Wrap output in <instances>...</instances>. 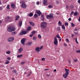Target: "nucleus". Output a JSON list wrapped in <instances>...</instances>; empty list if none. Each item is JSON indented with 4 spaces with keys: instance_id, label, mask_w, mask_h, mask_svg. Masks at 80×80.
<instances>
[{
    "instance_id": "bf43d9fd",
    "label": "nucleus",
    "mask_w": 80,
    "mask_h": 80,
    "mask_svg": "<svg viewBox=\"0 0 80 80\" xmlns=\"http://www.w3.org/2000/svg\"><path fill=\"white\" fill-rule=\"evenodd\" d=\"M74 36V34H72V35L71 37H73Z\"/></svg>"
},
{
    "instance_id": "a878e982",
    "label": "nucleus",
    "mask_w": 80,
    "mask_h": 80,
    "mask_svg": "<svg viewBox=\"0 0 80 80\" xmlns=\"http://www.w3.org/2000/svg\"><path fill=\"white\" fill-rule=\"evenodd\" d=\"M6 54H8V55H9V54H10V51H6Z\"/></svg>"
},
{
    "instance_id": "052dcab7",
    "label": "nucleus",
    "mask_w": 80,
    "mask_h": 80,
    "mask_svg": "<svg viewBox=\"0 0 80 80\" xmlns=\"http://www.w3.org/2000/svg\"><path fill=\"white\" fill-rule=\"evenodd\" d=\"M78 3H80V0H78Z\"/></svg>"
},
{
    "instance_id": "a19ab883",
    "label": "nucleus",
    "mask_w": 80,
    "mask_h": 80,
    "mask_svg": "<svg viewBox=\"0 0 80 80\" xmlns=\"http://www.w3.org/2000/svg\"><path fill=\"white\" fill-rule=\"evenodd\" d=\"M75 41H76V42L77 43H78V41H77V38H76Z\"/></svg>"
},
{
    "instance_id": "9b49d317",
    "label": "nucleus",
    "mask_w": 80,
    "mask_h": 80,
    "mask_svg": "<svg viewBox=\"0 0 80 80\" xmlns=\"http://www.w3.org/2000/svg\"><path fill=\"white\" fill-rule=\"evenodd\" d=\"M65 70L66 72L65 73H66V74H67L68 75L69 74V69H67V68H65Z\"/></svg>"
},
{
    "instance_id": "37998d69",
    "label": "nucleus",
    "mask_w": 80,
    "mask_h": 80,
    "mask_svg": "<svg viewBox=\"0 0 80 80\" xmlns=\"http://www.w3.org/2000/svg\"><path fill=\"white\" fill-rule=\"evenodd\" d=\"M42 61H45V59L44 58H42Z\"/></svg>"
},
{
    "instance_id": "79ce46f5",
    "label": "nucleus",
    "mask_w": 80,
    "mask_h": 80,
    "mask_svg": "<svg viewBox=\"0 0 80 80\" xmlns=\"http://www.w3.org/2000/svg\"><path fill=\"white\" fill-rule=\"evenodd\" d=\"M65 25H67L68 26V22H65Z\"/></svg>"
},
{
    "instance_id": "58836bf2",
    "label": "nucleus",
    "mask_w": 80,
    "mask_h": 80,
    "mask_svg": "<svg viewBox=\"0 0 80 80\" xmlns=\"http://www.w3.org/2000/svg\"><path fill=\"white\" fill-rule=\"evenodd\" d=\"M7 59H8V60H11V58H10V57H8L7 58Z\"/></svg>"
},
{
    "instance_id": "9d476101",
    "label": "nucleus",
    "mask_w": 80,
    "mask_h": 80,
    "mask_svg": "<svg viewBox=\"0 0 80 80\" xmlns=\"http://www.w3.org/2000/svg\"><path fill=\"white\" fill-rule=\"evenodd\" d=\"M11 7L12 8H15L16 6L14 3H12L11 4Z\"/></svg>"
},
{
    "instance_id": "6e6d98bb",
    "label": "nucleus",
    "mask_w": 80,
    "mask_h": 80,
    "mask_svg": "<svg viewBox=\"0 0 80 80\" xmlns=\"http://www.w3.org/2000/svg\"><path fill=\"white\" fill-rule=\"evenodd\" d=\"M25 63V62H21V65H23V64H24Z\"/></svg>"
},
{
    "instance_id": "4be33fe9",
    "label": "nucleus",
    "mask_w": 80,
    "mask_h": 80,
    "mask_svg": "<svg viewBox=\"0 0 80 80\" xmlns=\"http://www.w3.org/2000/svg\"><path fill=\"white\" fill-rule=\"evenodd\" d=\"M22 25V22L21 21H20L19 22V26L21 27Z\"/></svg>"
},
{
    "instance_id": "0eeeda50",
    "label": "nucleus",
    "mask_w": 80,
    "mask_h": 80,
    "mask_svg": "<svg viewBox=\"0 0 80 80\" xmlns=\"http://www.w3.org/2000/svg\"><path fill=\"white\" fill-rule=\"evenodd\" d=\"M26 40V39H25V38H23L21 40V42L22 44V45H25V43H25V42Z\"/></svg>"
},
{
    "instance_id": "0e129e2a",
    "label": "nucleus",
    "mask_w": 80,
    "mask_h": 80,
    "mask_svg": "<svg viewBox=\"0 0 80 80\" xmlns=\"http://www.w3.org/2000/svg\"><path fill=\"white\" fill-rule=\"evenodd\" d=\"M37 5H38V4H39V2H38L37 3Z\"/></svg>"
},
{
    "instance_id": "4468645a",
    "label": "nucleus",
    "mask_w": 80,
    "mask_h": 80,
    "mask_svg": "<svg viewBox=\"0 0 80 80\" xmlns=\"http://www.w3.org/2000/svg\"><path fill=\"white\" fill-rule=\"evenodd\" d=\"M43 4L45 6L47 5V0H43Z\"/></svg>"
},
{
    "instance_id": "4c0bfd02",
    "label": "nucleus",
    "mask_w": 80,
    "mask_h": 80,
    "mask_svg": "<svg viewBox=\"0 0 80 80\" xmlns=\"http://www.w3.org/2000/svg\"><path fill=\"white\" fill-rule=\"evenodd\" d=\"M37 40V38H36V37H33V40Z\"/></svg>"
},
{
    "instance_id": "412c9836",
    "label": "nucleus",
    "mask_w": 80,
    "mask_h": 80,
    "mask_svg": "<svg viewBox=\"0 0 80 80\" xmlns=\"http://www.w3.org/2000/svg\"><path fill=\"white\" fill-rule=\"evenodd\" d=\"M41 20H44V16L43 15H41Z\"/></svg>"
},
{
    "instance_id": "774afa93",
    "label": "nucleus",
    "mask_w": 80,
    "mask_h": 80,
    "mask_svg": "<svg viewBox=\"0 0 80 80\" xmlns=\"http://www.w3.org/2000/svg\"><path fill=\"white\" fill-rule=\"evenodd\" d=\"M13 68H14L13 67H11V69H13Z\"/></svg>"
},
{
    "instance_id": "423d86ee",
    "label": "nucleus",
    "mask_w": 80,
    "mask_h": 80,
    "mask_svg": "<svg viewBox=\"0 0 80 80\" xmlns=\"http://www.w3.org/2000/svg\"><path fill=\"white\" fill-rule=\"evenodd\" d=\"M14 40V38L13 37L9 38L8 39V41L9 42H11L13 41Z\"/></svg>"
},
{
    "instance_id": "bb28decb",
    "label": "nucleus",
    "mask_w": 80,
    "mask_h": 80,
    "mask_svg": "<svg viewBox=\"0 0 80 80\" xmlns=\"http://www.w3.org/2000/svg\"><path fill=\"white\" fill-rule=\"evenodd\" d=\"M62 28L63 30H65V27L64 25H62Z\"/></svg>"
},
{
    "instance_id": "c756f323",
    "label": "nucleus",
    "mask_w": 80,
    "mask_h": 80,
    "mask_svg": "<svg viewBox=\"0 0 80 80\" xmlns=\"http://www.w3.org/2000/svg\"><path fill=\"white\" fill-rule=\"evenodd\" d=\"M12 72L13 73H17V71H16V70H14L12 71Z\"/></svg>"
},
{
    "instance_id": "6ab92c4d",
    "label": "nucleus",
    "mask_w": 80,
    "mask_h": 80,
    "mask_svg": "<svg viewBox=\"0 0 80 80\" xmlns=\"http://www.w3.org/2000/svg\"><path fill=\"white\" fill-rule=\"evenodd\" d=\"M32 44V42H28L27 44V45H29V46H30Z\"/></svg>"
},
{
    "instance_id": "49530a36",
    "label": "nucleus",
    "mask_w": 80,
    "mask_h": 80,
    "mask_svg": "<svg viewBox=\"0 0 80 80\" xmlns=\"http://www.w3.org/2000/svg\"><path fill=\"white\" fill-rule=\"evenodd\" d=\"M76 52V53H80V50L77 51Z\"/></svg>"
},
{
    "instance_id": "680f3d73",
    "label": "nucleus",
    "mask_w": 80,
    "mask_h": 80,
    "mask_svg": "<svg viewBox=\"0 0 80 80\" xmlns=\"http://www.w3.org/2000/svg\"><path fill=\"white\" fill-rule=\"evenodd\" d=\"M33 35V34L30 35V37H32Z\"/></svg>"
},
{
    "instance_id": "603ef678",
    "label": "nucleus",
    "mask_w": 80,
    "mask_h": 80,
    "mask_svg": "<svg viewBox=\"0 0 80 80\" xmlns=\"http://www.w3.org/2000/svg\"><path fill=\"white\" fill-rule=\"evenodd\" d=\"M74 34H75V35H77V34H78V32H74Z\"/></svg>"
},
{
    "instance_id": "4d7b16f0",
    "label": "nucleus",
    "mask_w": 80,
    "mask_h": 80,
    "mask_svg": "<svg viewBox=\"0 0 80 80\" xmlns=\"http://www.w3.org/2000/svg\"><path fill=\"white\" fill-rule=\"evenodd\" d=\"M64 46H65V47H67V44H66V43L64 44Z\"/></svg>"
},
{
    "instance_id": "5fc2aeb1",
    "label": "nucleus",
    "mask_w": 80,
    "mask_h": 80,
    "mask_svg": "<svg viewBox=\"0 0 80 80\" xmlns=\"http://www.w3.org/2000/svg\"><path fill=\"white\" fill-rule=\"evenodd\" d=\"M58 30H60V28L58 27Z\"/></svg>"
},
{
    "instance_id": "5701e85b",
    "label": "nucleus",
    "mask_w": 80,
    "mask_h": 80,
    "mask_svg": "<svg viewBox=\"0 0 80 80\" xmlns=\"http://www.w3.org/2000/svg\"><path fill=\"white\" fill-rule=\"evenodd\" d=\"M31 29H32V27H28L27 29V31H29V30H30Z\"/></svg>"
},
{
    "instance_id": "2eb2a0df",
    "label": "nucleus",
    "mask_w": 80,
    "mask_h": 80,
    "mask_svg": "<svg viewBox=\"0 0 80 80\" xmlns=\"http://www.w3.org/2000/svg\"><path fill=\"white\" fill-rule=\"evenodd\" d=\"M36 13H37L38 14L39 16H40V15L42 14V12H41L40 11H36Z\"/></svg>"
},
{
    "instance_id": "338daca9",
    "label": "nucleus",
    "mask_w": 80,
    "mask_h": 80,
    "mask_svg": "<svg viewBox=\"0 0 80 80\" xmlns=\"http://www.w3.org/2000/svg\"><path fill=\"white\" fill-rule=\"evenodd\" d=\"M78 21H79V22H80V16L79 17V20H78Z\"/></svg>"
},
{
    "instance_id": "ea45409f",
    "label": "nucleus",
    "mask_w": 80,
    "mask_h": 80,
    "mask_svg": "<svg viewBox=\"0 0 80 80\" xmlns=\"http://www.w3.org/2000/svg\"><path fill=\"white\" fill-rule=\"evenodd\" d=\"M56 37L58 38H60L59 37V35H58V34L56 36Z\"/></svg>"
},
{
    "instance_id": "f257e3e1",
    "label": "nucleus",
    "mask_w": 80,
    "mask_h": 80,
    "mask_svg": "<svg viewBox=\"0 0 80 80\" xmlns=\"http://www.w3.org/2000/svg\"><path fill=\"white\" fill-rule=\"evenodd\" d=\"M15 27L13 26H11L8 28V31L9 32L15 31Z\"/></svg>"
},
{
    "instance_id": "1a4fd4ad",
    "label": "nucleus",
    "mask_w": 80,
    "mask_h": 80,
    "mask_svg": "<svg viewBox=\"0 0 80 80\" xmlns=\"http://www.w3.org/2000/svg\"><path fill=\"white\" fill-rule=\"evenodd\" d=\"M23 51V48H20L18 49L19 53H22Z\"/></svg>"
},
{
    "instance_id": "3c124183",
    "label": "nucleus",
    "mask_w": 80,
    "mask_h": 80,
    "mask_svg": "<svg viewBox=\"0 0 80 80\" xmlns=\"http://www.w3.org/2000/svg\"><path fill=\"white\" fill-rule=\"evenodd\" d=\"M32 73V71H30V73L28 75V76H30V74H31V73Z\"/></svg>"
},
{
    "instance_id": "72a5a7b5",
    "label": "nucleus",
    "mask_w": 80,
    "mask_h": 80,
    "mask_svg": "<svg viewBox=\"0 0 80 80\" xmlns=\"http://www.w3.org/2000/svg\"><path fill=\"white\" fill-rule=\"evenodd\" d=\"M71 24L72 27H75V24H73V23L72 22L71 23Z\"/></svg>"
},
{
    "instance_id": "e2e57ef3",
    "label": "nucleus",
    "mask_w": 80,
    "mask_h": 80,
    "mask_svg": "<svg viewBox=\"0 0 80 80\" xmlns=\"http://www.w3.org/2000/svg\"><path fill=\"white\" fill-rule=\"evenodd\" d=\"M54 72H57V70L54 69Z\"/></svg>"
},
{
    "instance_id": "c03bdc74",
    "label": "nucleus",
    "mask_w": 80,
    "mask_h": 80,
    "mask_svg": "<svg viewBox=\"0 0 80 80\" xmlns=\"http://www.w3.org/2000/svg\"><path fill=\"white\" fill-rule=\"evenodd\" d=\"M66 40L67 41V42L68 43H69V40H68V39H66Z\"/></svg>"
},
{
    "instance_id": "de8ad7c7",
    "label": "nucleus",
    "mask_w": 80,
    "mask_h": 80,
    "mask_svg": "<svg viewBox=\"0 0 80 80\" xmlns=\"http://www.w3.org/2000/svg\"><path fill=\"white\" fill-rule=\"evenodd\" d=\"M3 10V8L2 7H0V11Z\"/></svg>"
},
{
    "instance_id": "dca6fc26",
    "label": "nucleus",
    "mask_w": 80,
    "mask_h": 80,
    "mask_svg": "<svg viewBox=\"0 0 80 80\" xmlns=\"http://www.w3.org/2000/svg\"><path fill=\"white\" fill-rule=\"evenodd\" d=\"M68 75L67 74H66V73H65L63 75V77L64 78H66L67 77V76H68Z\"/></svg>"
},
{
    "instance_id": "a18cd8bd",
    "label": "nucleus",
    "mask_w": 80,
    "mask_h": 80,
    "mask_svg": "<svg viewBox=\"0 0 80 80\" xmlns=\"http://www.w3.org/2000/svg\"><path fill=\"white\" fill-rule=\"evenodd\" d=\"M56 4H57V5H58V3H59V2H58V1H56Z\"/></svg>"
},
{
    "instance_id": "f704fd0d",
    "label": "nucleus",
    "mask_w": 80,
    "mask_h": 80,
    "mask_svg": "<svg viewBox=\"0 0 80 80\" xmlns=\"http://www.w3.org/2000/svg\"><path fill=\"white\" fill-rule=\"evenodd\" d=\"M10 6L9 5V4H8L7 6V9H10Z\"/></svg>"
},
{
    "instance_id": "6e6552de",
    "label": "nucleus",
    "mask_w": 80,
    "mask_h": 80,
    "mask_svg": "<svg viewBox=\"0 0 80 80\" xmlns=\"http://www.w3.org/2000/svg\"><path fill=\"white\" fill-rule=\"evenodd\" d=\"M27 31H23L19 33V35H25V34H27Z\"/></svg>"
},
{
    "instance_id": "69168bd1",
    "label": "nucleus",
    "mask_w": 80,
    "mask_h": 80,
    "mask_svg": "<svg viewBox=\"0 0 80 80\" xmlns=\"http://www.w3.org/2000/svg\"><path fill=\"white\" fill-rule=\"evenodd\" d=\"M73 6H71V8H73Z\"/></svg>"
},
{
    "instance_id": "864d4df0",
    "label": "nucleus",
    "mask_w": 80,
    "mask_h": 80,
    "mask_svg": "<svg viewBox=\"0 0 80 80\" xmlns=\"http://www.w3.org/2000/svg\"><path fill=\"white\" fill-rule=\"evenodd\" d=\"M68 20H69V21H71V20H72V19H71V18H69L68 19Z\"/></svg>"
},
{
    "instance_id": "473e14b6",
    "label": "nucleus",
    "mask_w": 80,
    "mask_h": 80,
    "mask_svg": "<svg viewBox=\"0 0 80 80\" xmlns=\"http://www.w3.org/2000/svg\"><path fill=\"white\" fill-rule=\"evenodd\" d=\"M77 14H78L77 12H75L74 14V16H77Z\"/></svg>"
},
{
    "instance_id": "7c9ffc66",
    "label": "nucleus",
    "mask_w": 80,
    "mask_h": 80,
    "mask_svg": "<svg viewBox=\"0 0 80 80\" xmlns=\"http://www.w3.org/2000/svg\"><path fill=\"white\" fill-rule=\"evenodd\" d=\"M34 17L35 18H37V17H38V15L36 14H35L34 16Z\"/></svg>"
},
{
    "instance_id": "09e8293b",
    "label": "nucleus",
    "mask_w": 80,
    "mask_h": 80,
    "mask_svg": "<svg viewBox=\"0 0 80 80\" xmlns=\"http://www.w3.org/2000/svg\"><path fill=\"white\" fill-rule=\"evenodd\" d=\"M74 31H78V29H77L76 28H75L74 29Z\"/></svg>"
},
{
    "instance_id": "13d9d810",
    "label": "nucleus",
    "mask_w": 80,
    "mask_h": 80,
    "mask_svg": "<svg viewBox=\"0 0 80 80\" xmlns=\"http://www.w3.org/2000/svg\"><path fill=\"white\" fill-rule=\"evenodd\" d=\"M42 48H43V46H41L40 48V49H42Z\"/></svg>"
},
{
    "instance_id": "e433bc0d",
    "label": "nucleus",
    "mask_w": 80,
    "mask_h": 80,
    "mask_svg": "<svg viewBox=\"0 0 80 80\" xmlns=\"http://www.w3.org/2000/svg\"><path fill=\"white\" fill-rule=\"evenodd\" d=\"M38 37L39 38H42V36L40 35L39 34L38 35Z\"/></svg>"
},
{
    "instance_id": "aec40b11",
    "label": "nucleus",
    "mask_w": 80,
    "mask_h": 80,
    "mask_svg": "<svg viewBox=\"0 0 80 80\" xmlns=\"http://www.w3.org/2000/svg\"><path fill=\"white\" fill-rule=\"evenodd\" d=\"M20 18V16H16V19L15 20H17L18 19Z\"/></svg>"
},
{
    "instance_id": "f03ea898",
    "label": "nucleus",
    "mask_w": 80,
    "mask_h": 80,
    "mask_svg": "<svg viewBox=\"0 0 80 80\" xmlns=\"http://www.w3.org/2000/svg\"><path fill=\"white\" fill-rule=\"evenodd\" d=\"M42 28H45L47 26V23L45 22H41L40 25Z\"/></svg>"
},
{
    "instance_id": "f3484780",
    "label": "nucleus",
    "mask_w": 80,
    "mask_h": 80,
    "mask_svg": "<svg viewBox=\"0 0 80 80\" xmlns=\"http://www.w3.org/2000/svg\"><path fill=\"white\" fill-rule=\"evenodd\" d=\"M29 23L30 25H32V27H34V26L35 25V24H34V23H33L32 22H29Z\"/></svg>"
},
{
    "instance_id": "39448f33",
    "label": "nucleus",
    "mask_w": 80,
    "mask_h": 80,
    "mask_svg": "<svg viewBox=\"0 0 80 80\" xmlns=\"http://www.w3.org/2000/svg\"><path fill=\"white\" fill-rule=\"evenodd\" d=\"M54 43L55 45H57V44H58V40L57 39V38H56V37H55L54 38Z\"/></svg>"
},
{
    "instance_id": "ddd939ff",
    "label": "nucleus",
    "mask_w": 80,
    "mask_h": 80,
    "mask_svg": "<svg viewBox=\"0 0 80 80\" xmlns=\"http://www.w3.org/2000/svg\"><path fill=\"white\" fill-rule=\"evenodd\" d=\"M10 18V17H8L6 18V19H5V22H8V20Z\"/></svg>"
},
{
    "instance_id": "c9c22d12",
    "label": "nucleus",
    "mask_w": 80,
    "mask_h": 80,
    "mask_svg": "<svg viewBox=\"0 0 80 80\" xmlns=\"http://www.w3.org/2000/svg\"><path fill=\"white\" fill-rule=\"evenodd\" d=\"M74 13V12H73V11H72L70 13V16H72V14H73Z\"/></svg>"
},
{
    "instance_id": "8fccbe9b",
    "label": "nucleus",
    "mask_w": 80,
    "mask_h": 80,
    "mask_svg": "<svg viewBox=\"0 0 80 80\" xmlns=\"http://www.w3.org/2000/svg\"><path fill=\"white\" fill-rule=\"evenodd\" d=\"M49 8H52V6L51 5H50L48 6Z\"/></svg>"
},
{
    "instance_id": "393cba45",
    "label": "nucleus",
    "mask_w": 80,
    "mask_h": 80,
    "mask_svg": "<svg viewBox=\"0 0 80 80\" xmlns=\"http://www.w3.org/2000/svg\"><path fill=\"white\" fill-rule=\"evenodd\" d=\"M16 33H17V32H12L11 33L12 35H15V34H16Z\"/></svg>"
},
{
    "instance_id": "7ed1b4c3",
    "label": "nucleus",
    "mask_w": 80,
    "mask_h": 80,
    "mask_svg": "<svg viewBox=\"0 0 80 80\" xmlns=\"http://www.w3.org/2000/svg\"><path fill=\"white\" fill-rule=\"evenodd\" d=\"M20 3H22L21 5V7L23 8H27V5L25 4V2H23L22 1H21L20 2Z\"/></svg>"
},
{
    "instance_id": "a211bd4d",
    "label": "nucleus",
    "mask_w": 80,
    "mask_h": 80,
    "mask_svg": "<svg viewBox=\"0 0 80 80\" xmlns=\"http://www.w3.org/2000/svg\"><path fill=\"white\" fill-rule=\"evenodd\" d=\"M62 22H61L60 21H59L58 22V26H62Z\"/></svg>"
},
{
    "instance_id": "20e7f679",
    "label": "nucleus",
    "mask_w": 80,
    "mask_h": 80,
    "mask_svg": "<svg viewBox=\"0 0 80 80\" xmlns=\"http://www.w3.org/2000/svg\"><path fill=\"white\" fill-rule=\"evenodd\" d=\"M46 17L48 19H50L52 18H53V14H51L50 15H47Z\"/></svg>"
},
{
    "instance_id": "2f4dec72",
    "label": "nucleus",
    "mask_w": 80,
    "mask_h": 80,
    "mask_svg": "<svg viewBox=\"0 0 80 80\" xmlns=\"http://www.w3.org/2000/svg\"><path fill=\"white\" fill-rule=\"evenodd\" d=\"M31 33H32V34L33 35L34 34H35V33H36V31H32L31 32Z\"/></svg>"
},
{
    "instance_id": "c85d7f7f",
    "label": "nucleus",
    "mask_w": 80,
    "mask_h": 80,
    "mask_svg": "<svg viewBox=\"0 0 80 80\" xmlns=\"http://www.w3.org/2000/svg\"><path fill=\"white\" fill-rule=\"evenodd\" d=\"M33 15V14L32 13H30L28 15V16H29V17H32Z\"/></svg>"
},
{
    "instance_id": "cd10ccee",
    "label": "nucleus",
    "mask_w": 80,
    "mask_h": 80,
    "mask_svg": "<svg viewBox=\"0 0 80 80\" xmlns=\"http://www.w3.org/2000/svg\"><path fill=\"white\" fill-rule=\"evenodd\" d=\"M10 63V62L7 60H6V62H5V64L7 65V64H8Z\"/></svg>"
},
{
    "instance_id": "f8f14e48",
    "label": "nucleus",
    "mask_w": 80,
    "mask_h": 80,
    "mask_svg": "<svg viewBox=\"0 0 80 80\" xmlns=\"http://www.w3.org/2000/svg\"><path fill=\"white\" fill-rule=\"evenodd\" d=\"M35 50V51H37V52H39L40 50V47H37L36 48Z\"/></svg>"
},
{
    "instance_id": "b1692460",
    "label": "nucleus",
    "mask_w": 80,
    "mask_h": 80,
    "mask_svg": "<svg viewBox=\"0 0 80 80\" xmlns=\"http://www.w3.org/2000/svg\"><path fill=\"white\" fill-rule=\"evenodd\" d=\"M23 56L22 55H18L17 56V57L18 58H20V57H22Z\"/></svg>"
}]
</instances>
